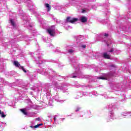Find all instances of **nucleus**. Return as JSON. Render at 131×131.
Listing matches in <instances>:
<instances>
[{
    "label": "nucleus",
    "mask_w": 131,
    "mask_h": 131,
    "mask_svg": "<svg viewBox=\"0 0 131 131\" xmlns=\"http://www.w3.org/2000/svg\"><path fill=\"white\" fill-rule=\"evenodd\" d=\"M45 7H46V8H47V12H50L51 11V6L50 4L46 3L45 4Z\"/></svg>",
    "instance_id": "5"
},
{
    "label": "nucleus",
    "mask_w": 131,
    "mask_h": 131,
    "mask_svg": "<svg viewBox=\"0 0 131 131\" xmlns=\"http://www.w3.org/2000/svg\"><path fill=\"white\" fill-rule=\"evenodd\" d=\"M20 111H21V112H22L24 115H27L28 114V113L26 112V111H25L24 108L20 109Z\"/></svg>",
    "instance_id": "7"
},
{
    "label": "nucleus",
    "mask_w": 131,
    "mask_h": 131,
    "mask_svg": "<svg viewBox=\"0 0 131 131\" xmlns=\"http://www.w3.org/2000/svg\"><path fill=\"white\" fill-rule=\"evenodd\" d=\"M72 77V78H76V76H73Z\"/></svg>",
    "instance_id": "17"
},
{
    "label": "nucleus",
    "mask_w": 131,
    "mask_h": 131,
    "mask_svg": "<svg viewBox=\"0 0 131 131\" xmlns=\"http://www.w3.org/2000/svg\"><path fill=\"white\" fill-rule=\"evenodd\" d=\"M40 125H42V123L38 124L35 126H34V128H37V127H39Z\"/></svg>",
    "instance_id": "9"
},
{
    "label": "nucleus",
    "mask_w": 131,
    "mask_h": 131,
    "mask_svg": "<svg viewBox=\"0 0 131 131\" xmlns=\"http://www.w3.org/2000/svg\"><path fill=\"white\" fill-rule=\"evenodd\" d=\"M30 127H31V128H34V126H30Z\"/></svg>",
    "instance_id": "18"
},
{
    "label": "nucleus",
    "mask_w": 131,
    "mask_h": 131,
    "mask_svg": "<svg viewBox=\"0 0 131 131\" xmlns=\"http://www.w3.org/2000/svg\"><path fill=\"white\" fill-rule=\"evenodd\" d=\"M108 34H104V36H106V37H107V36H108Z\"/></svg>",
    "instance_id": "19"
},
{
    "label": "nucleus",
    "mask_w": 131,
    "mask_h": 131,
    "mask_svg": "<svg viewBox=\"0 0 131 131\" xmlns=\"http://www.w3.org/2000/svg\"><path fill=\"white\" fill-rule=\"evenodd\" d=\"M114 51V49L112 48L108 52H109L110 53H112V52H113Z\"/></svg>",
    "instance_id": "12"
},
{
    "label": "nucleus",
    "mask_w": 131,
    "mask_h": 131,
    "mask_svg": "<svg viewBox=\"0 0 131 131\" xmlns=\"http://www.w3.org/2000/svg\"><path fill=\"white\" fill-rule=\"evenodd\" d=\"M81 47H82L83 49H85V48H86V46H85V45H82Z\"/></svg>",
    "instance_id": "14"
},
{
    "label": "nucleus",
    "mask_w": 131,
    "mask_h": 131,
    "mask_svg": "<svg viewBox=\"0 0 131 131\" xmlns=\"http://www.w3.org/2000/svg\"><path fill=\"white\" fill-rule=\"evenodd\" d=\"M36 120H37L38 121H40V118H38L36 119Z\"/></svg>",
    "instance_id": "16"
},
{
    "label": "nucleus",
    "mask_w": 131,
    "mask_h": 131,
    "mask_svg": "<svg viewBox=\"0 0 131 131\" xmlns=\"http://www.w3.org/2000/svg\"><path fill=\"white\" fill-rule=\"evenodd\" d=\"M47 32L51 36H55V33L56 32L55 31V30L50 29L47 30Z\"/></svg>",
    "instance_id": "3"
},
{
    "label": "nucleus",
    "mask_w": 131,
    "mask_h": 131,
    "mask_svg": "<svg viewBox=\"0 0 131 131\" xmlns=\"http://www.w3.org/2000/svg\"><path fill=\"white\" fill-rule=\"evenodd\" d=\"M77 21H78V18H73L71 19L70 16H69L67 18V22L72 23V24L75 23V22H77Z\"/></svg>",
    "instance_id": "2"
},
{
    "label": "nucleus",
    "mask_w": 131,
    "mask_h": 131,
    "mask_svg": "<svg viewBox=\"0 0 131 131\" xmlns=\"http://www.w3.org/2000/svg\"><path fill=\"white\" fill-rule=\"evenodd\" d=\"M10 22H11L12 26H14L15 25V22H14V20L11 19Z\"/></svg>",
    "instance_id": "10"
},
{
    "label": "nucleus",
    "mask_w": 131,
    "mask_h": 131,
    "mask_svg": "<svg viewBox=\"0 0 131 131\" xmlns=\"http://www.w3.org/2000/svg\"><path fill=\"white\" fill-rule=\"evenodd\" d=\"M103 57L105 59H110V56H109V55H108V53H104L103 54Z\"/></svg>",
    "instance_id": "6"
},
{
    "label": "nucleus",
    "mask_w": 131,
    "mask_h": 131,
    "mask_svg": "<svg viewBox=\"0 0 131 131\" xmlns=\"http://www.w3.org/2000/svg\"><path fill=\"white\" fill-rule=\"evenodd\" d=\"M13 64L15 67H17L19 69H21V70H23L24 72H25V73H26V72H27V71H26V70L24 69V67L21 66V64H20L18 61L15 60L13 62Z\"/></svg>",
    "instance_id": "1"
},
{
    "label": "nucleus",
    "mask_w": 131,
    "mask_h": 131,
    "mask_svg": "<svg viewBox=\"0 0 131 131\" xmlns=\"http://www.w3.org/2000/svg\"><path fill=\"white\" fill-rule=\"evenodd\" d=\"M98 79H102V80H105V79H107V78L104 77H100L98 78Z\"/></svg>",
    "instance_id": "11"
},
{
    "label": "nucleus",
    "mask_w": 131,
    "mask_h": 131,
    "mask_svg": "<svg viewBox=\"0 0 131 131\" xmlns=\"http://www.w3.org/2000/svg\"><path fill=\"white\" fill-rule=\"evenodd\" d=\"M79 110H80V108L78 107V108H77L76 112H77L78 111H79Z\"/></svg>",
    "instance_id": "15"
},
{
    "label": "nucleus",
    "mask_w": 131,
    "mask_h": 131,
    "mask_svg": "<svg viewBox=\"0 0 131 131\" xmlns=\"http://www.w3.org/2000/svg\"><path fill=\"white\" fill-rule=\"evenodd\" d=\"M1 117H2L3 118H5V117H6V116H7V115L5 114L4 112H1Z\"/></svg>",
    "instance_id": "8"
},
{
    "label": "nucleus",
    "mask_w": 131,
    "mask_h": 131,
    "mask_svg": "<svg viewBox=\"0 0 131 131\" xmlns=\"http://www.w3.org/2000/svg\"><path fill=\"white\" fill-rule=\"evenodd\" d=\"M80 20L82 23H85L86 22H88V18L85 16H82Z\"/></svg>",
    "instance_id": "4"
},
{
    "label": "nucleus",
    "mask_w": 131,
    "mask_h": 131,
    "mask_svg": "<svg viewBox=\"0 0 131 131\" xmlns=\"http://www.w3.org/2000/svg\"><path fill=\"white\" fill-rule=\"evenodd\" d=\"M69 53H73V50L72 49H70L69 50Z\"/></svg>",
    "instance_id": "13"
}]
</instances>
